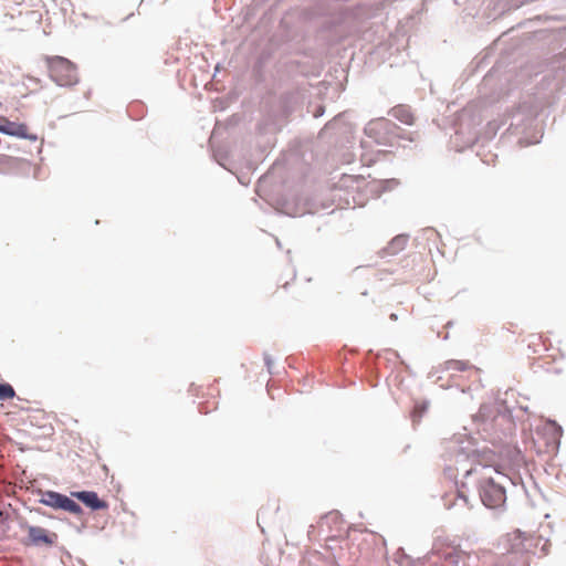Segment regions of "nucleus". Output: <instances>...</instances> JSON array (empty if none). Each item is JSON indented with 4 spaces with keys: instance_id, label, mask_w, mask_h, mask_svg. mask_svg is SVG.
Returning <instances> with one entry per match:
<instances>
[{
    "instance_id": "1",
    "label": "nucleus",
    "mask_w": 566,
    "mask_h": 566,
    "mask_svg": "<svg viewBox=\"0 0 566 566\" xmlns=\"http://www.w3.org/2000/svg\"><path fill=\"white\" fill-rule=\"evenodd\" d=\"M282 191L283 182L274 170L262 176L256 184L258 196L279 212H281L283 208Z\"/></svg>"
},
{
    "instance_id": "2",
    "label": "nucleus",
    "mask_w": 566,
    "mask_h": 566,
    "mask_svg": "<svg viewBox=\"0 0 566 566\" xmlns=\"http://www.w3.org/2000/svg\"><path fill=\"white\" fill-rule=\"evenodd\" d=\"M51 78L61 86H72L78 82L77 70L74 63L62 56H48L45 59Z\"/></svg>"
},
{
    "instance_id": "3",
    "label": "nucleus",
    "mask_w": 566,
    "mask_h": 566,
    "mask_svg": "<svg viewBox=\"0 0 566 566\" xmlns=\"http://www.w3.org/2000/svg\"><path fill=\"white\" fill-rule=\"evenodd\" d=\"M480 497L485 506L495 509L505 502L506 494L500 483L494 482L491 476H484L480 482Z\"/></svg>"
},
{
    "instance_id": "4",
    "label": "nucleus",
    "mask_w": 566,
    "mask_h": 566,
    "mask_svg": "<svg viewBox=\"0 0 566 566\" xmlns=\"http://www.w3.org/2000/svg\"><path fill=\"white\" fill-rule=\"evenodd\" d=\"M40 502L46 506L63 510L75 515L82 513L81 506L75 501L57 492L48 491L43 493Z\"/></svg>"
},
{
    "instance_id": "5",
    "label": "nucleus",
    "mask_w": 566,
    "mask_h": 566,
    "mask_svg": "<svg viewBox=\"0 0 566 566\" xmlns=\"http://www.w3.org/2000/svg\"><path fill=\"white\" fill-rule=\"evenodd\" d=\"M27 538L24 545L27 546H53L56 544L57 534L50 532L49 530L41 526L25 525Z\"/></svg>"
},
{
    "instance_id": "6",
    "label": "nucleus",
    "mask_w": 566,
    "mask_h": 566,
    "mask_svg": "<svg viewBox=\"0 0 566 566\" xmlns=\"http://www.w3.org/2000/svg\"><path fill=\"white\" fill-rule=\"evenodd\" d=\"M0 132L10 136L36 140L38 136L29 132V127L22 123L10 122L4 117H0Z\"/></svg>"
},
{
    "instance_id": "7",
    "label": "nucleus",
    "mask_w": 566,
    "mask_h": 566,
    "mask_svg": "<svg viewBox=\"0 0 566 566\" xmlns=\"http://www.w3.org/2000/svg\"><path fill=\"white\" fill-rule=\"evenodd\" d=\"M473 559H476V556L462 549L451 548L443 555L441 566H473Z\"/></svg>"
},
{
    "instance_id": "8",
    "label": "nucleus",
    "mask_w": 566,
    "mask_h": 566,
    "mask_svg": "<svg viewBox=\"0 0 566 566\" xmlns=\"http://www.w3.org/2000/svg\"><path fill=\"white\" fill-rule=\"evenodd\" d=\"M527 539V536L521 532L520 530H515L511 533H507L502 539V544L506 552L518 553L524 551V542Z\"/></svg>"
},
{
    "instance_id": "9",
    "label": "nucleus",
    "mask_w": 566,
    "mask_h": 566,
    "mask_svg": "<svg viewBox=\"0 0 566 566\" xmlns=\"http://www.w3.org/2000/svg\"><path fill=\"white\" fill-rule=\"evenodd\" d=\"M72 496L76 497L81 502H83L86 506L92 510H105L107 509V503L103 500H99L97 494L92 491H81L73 492Z\"/></svg>"
},
{
    "instance_id": "10",
    "label": "nucleus",
    "mask_w": 566,
    "mask_h": 566,
    "mask_svg": "<svg viewBox=\"0 0 566 566\" xmlns=\"http://www.w3.org/2000/svg\"><path fill=\"white\" fill-rule=\"evenodd\" d=\"M389 114L406 125H412L415 122V116L407 105H397L390 109Z\"/></svg>"
},
{
    "instance_id": "11",
    "label": "nucleus",
    "mask_w": 566,
    "mask_h": 566,
    "mask_svg": "<svg viewBox=\"0 0 566 566\" xmlns=\"http://www.w3.org/2000/svg\"><path fill=\"white\" fill-rule=\"evenodd\" d=\"M471 368V365L467 360L451 359L446 361V369L449 371H465Z\"/></svg>"
},
{
    "instance_id": "12",
    "label": "nucleus",
    "mask_w": 566,
    "mask_h": 566,
    "mask_svg": "<svg viewBox=\"0 0 566 566\" xmlns=\"http://www.w3.org/2000/svg\"><path fill=\"white\" fill-rule=\"evenodd\" d=\"M15 396L13 387L9 384H0V400L12 399Z\"/></svg>"
},
{
    "instance_id": "13",
    "label": "nucleus",
    "mask_w": 566,
    "mask_h": 566,
    "mask_svg": "<svg viewBox=\"0 0 566 566\" xmlns=\"http://www.w3.org/2000/svg\"><path fill=\"white\" fill-rule=\"evenodd\" d=\"M541 344L545 347L543 337L541 335L533 334V335H531L528 337V347H531L534 353H538L539 352L538 346Z\"/></svg>"
},
{
    "instance_id": "14",
    "label": "nucleus",
    "mask_w": 566,
    "mask_h": 566,
    "mask_svg": "<svg viewBox=\"0 0 566 566\" xmlns=\"http://www.w3.org/2000/svg\"><path fill=\"white\" fill-rule=\"evenodd\" d=\"M554 428H555V431L558 436L562 434V428L559 426H557L555 422H549Z\"/></svg>"
},
{
    "instance_id": "15",
    "label": "nucleus",
    "mask_w": 566,
    "mask_h": 566,
    "mask_svg": "<svg viewBox=\"0 0 566 566\" xmlns=\"http://www.w3.org/2000/svg\"><path fill=\"white\" fill-rule=\"evenodd\" d=\"M390 317H391L392 319H396V318H397V316H396L395 314H391V316H390Z\"/></svg>"
}]
</instances>
